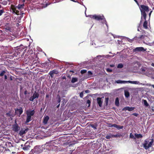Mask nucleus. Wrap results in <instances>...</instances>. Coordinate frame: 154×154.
<instances>
[{
	"label": "nucleus",
	"mask_w": 154,
	"mask_h": 154,
	"mask_svg": "<svg viewBox=\"0 0 154 154\" xmlns=\"http://www.w3.org/2000/svg\"><path fill=\"white\" fill-rule=\"evenodd\" d=\"M139 7L141 13V18L140 21V23H142V20L143 19H145L146 17V12H148L151 9L149 8V7L147 6L143 5H141L138 6Z\"/></svg>",
	"instance_id": "1"
},
{
	"label": "nucleus",
	"mask_w": 154,
	"mask_h": 154,
	"mask_svg": "<svg viewBox=\"0 0 154 154\" xmlns=\"http://www.w3.org/2000/svg\"><path fill=\"white\" fill-rule=\"evenodd\" d=\"M88 16L91 18H92L94 20H101V22L103 23H105L106 26L108 27V26L107 24V22L105 18L103 15H102L101 16L100 15H89Z\"/></svg>",
	"instance_id": "2"
},
{
	"label": "nucleus",
	"mask_w": 154,
	"mask_h": 154,
	"mask_svg": "<svg viewBox=\"0 0 154 154\" xmlns=\"http://www.w3.org/2000/svg\"><path fill=\"white\" fill-rule=\"evenodd\" d=\"M35 113L34 109L31 110L29 109L26 111V114L27 115L26 120L25 122V124L27 123L32 120V116H33Z\"/></svg>",
	"instance_id": "3"
},
{
	"label": "nucleus",
	"mask_w": 154,
	"mask_h": 154,
	"mask_svg": "<svg viewBox=\"0 0 154 154\" xmlns=\"http://www.w3.org/2000/svg\"><path fill=\"white\" fill-rule=\"evenodd\" d=\"M43 147L39 146H36L32 149V152L33 154H38L42 152L43 151Z\"/></svg>",
	"instance_id": "4"
},
{
	"label": "nucleus",
	"mask_w": 154,
	"mask_h": 154,
	"mask_svg": "<svg viewBox=\"0 0 154 154\" xmlns=\"http://www.w3.org/2000/svg\"><path fill=\"white\" fill-rule=\"evenodd\" d=\"M39 96V94L38 93L35 91L32 96L29 99V100L30 101H33L36 98H38Z\"/></svg>",
	"instance_id": "5"
},
{
	"label": "nucleus",
	"mask_w": 154,
	"mask_h": 154,
	"mask_svg": "<svg viewBox=\"0 0 154 154\" xmlns=\"http://www.w3.org/2000/svg\"><path fill=\"white\" fill-rule=\"evenodd\" d=\"M146 51V49H145L142 47H137L133 50V51L134 52L144 51Z\"/></svg>",
	"instance_id": "6"
},
{
	"label": "nucleus",
	"mask_w": 154,
	"mask_h": 154,
	"mask_svg": "<svg viewBox=\"0 0 154 154\" xmlns=\"http://www.w3.org/2000/svg\"><path fill=\"white\" fill-rule=\"evenodd\" d=\"M58 74L59 72L56 69H54L51 71L49 73V75L52 78L54 77V74Z\"/></svg>",
	"instance_id": "7"
},
{
	"label": "nucleus",
	"mask_w": 154,
	"mask_h": 154,
	"mask_svg": "<svg viewBox=\"0 0 154 154\" xmlns=\"http://www.w3.org/2000/svg\"><path fill=\"white\" fill-rule=\"evenodd\" d=\"M15 113L16 115H21L23 112L22 107H20L19 109H15Z\"/></svg>",
	"instance_id": "8"
},
{
	"label": "nucleus",
	"mask_w": 154,
	"mask_h": 154,
	"mask_svg": "<svg viewBox=\"0 0 154 154\" xmlns=\"http://www.w3.org/2000/svg\"><path fill=\"white\" fill-rule=\"evenodd\" d=\"M30 146L27 142H26L24 145V146L22 148L23 149L24 151H27L29 149Z\"/></svg>",
	"instance_id": "9"
},
{
	"label": "nucleus",
	"mask_w": 154,
	"mask_h": 154,
	"mask_svg": "<svg viewBox=\"0 0 154 154\" xmlns=\"http://www.w3.org/2000/svg\"><path fill=\"white\" fill-rule=\"evenodd\" d=\"M102 98L101 97H97V103L98 104L100 107L102 106V104L103 102V100H102Z\"/></svg>",
	"instance_id": "10"
},
{
	"label": "nucleus",
	"mask_w": 154,
	"mask_h": 154,
	"mask_svg": "<svg viewBox=\"0 0 154 154\" xmlns=\"http://www.w3.org/2000/svg\"><path fill=\"white\" fill-rule=\"evenodd\" d=\"M20 129V128L17 123H16L13 125V130L15 132H17Z\"/></svg>",
	"instance_id": "11"
},
{
	"label": "nucleus",
	"mask_w": 154,
	"mask_h": 154,
	"mask_svg": "<svg viewBox=\"0 0 154 154\" xmlns=\"http://www.w3.org/2000/svg\"><path fill=\"white\" fill-rule=\"evenodd\" d=\"M110 127H114L118 129H122L123 127V126H120L116 124H111Z\"/></svg>",
	"instance_id": "12"
},
{
	"label": "nucleus",
	"mask_w": 154,
	"mask_h": 154,
	"mask_svg": "<svg viewBox=\"0 0 154 154\" xmlns=\"http://www.w3.org/2000/svg\"><path fill=\"white\" fill-rule=\"evenodd\" d=\"M49 119V118L48 116L45 117L43 119V123L44 125L47 124L48 122Z\"/></svg>",
	"instance_id": "13"
},
{
	"label": "nucleus",
	"mask_w": 154,
	"mask_h": 154,
	"mask_svg": "<svg viewBox=\"0 0 154 154\" xmlns=\"http://www.w3.org/2000/svg\"><path fill=\"white\" fill-rule=\"evenodd\" d=\"M144 20H145V21L143 24V27L144 28H145V29H147L148 28V26H147L148 22H147V20H146V18H145V19H143L142 21H143Z\"/></svg>",
	"instance_id": "14"
},
{
	"label": "nucleus",
	"mask_w": 154,
	"mask_h": 154,
	"mask_svg": "<svg viewBox=\"0 0 154 154\" xmlns=\"http://www.w3.org/2000/svg\"><path fill=\"white\" fill-rule=\"evenodd\" d=\"M148 142L146 140H145L144 141V143L143 144V147L146 149H148L149 148H147L148 147Z\"/></svg>",
	"instance_id": "15"
},
{
	"label": "nucleus",
	"mask_w": 154,
	"mask_h": 154,
	"mask_svg": "<svg viewBox=\"0 0 154 154\" xmlns=\"http://www.w3.org/2000/svg\"><path fill=\"white\" fill-rule=\"evenodd\" d=\"M27 131V129H25L24 130H21L19 132V134L20 135H23L24 134H25Z\"/></svg>",
	"instance_id": "16"
},
{
	"label": "nucleus",
	"mask_w": 154,
	"mask_h": 154,
	"mask_svg": "<svg viewBox=\"0 0 154 154\" xmlns=\"http://www.w3.org/2000/svg\"><path fill=\"white\" fill-rule=\"evenodd\" d=\"M134 136L137 138H141L143 137V136L140 134H137L136 133L134 134Z\"/></svg>",
	"instance_id": "17"
},
{
	"label": "nucleus",
	"mask_w": 154,
	"mask_h": 154,
	"mask_svg": "<svg viewBox=\"0 0 154 154\" xmlns=\"http://www.w3.org/2000/svg\"><path fill=\"white\" fill-rule=\"evenodd\" d=\"M24 6V4L23 3L22 4H19L18 6H16V8H17L19 10H20L21 8H23Z\"/></svg>",
	"instance_id": "18"
},
{
	"label": "nucleus",
	"mask_w": 154,
	"mask_h": 154,
	"mask_svg": "<svg viewBox=\"0 0 154 154\" xmlns=\"http://www.w3.org/2000/svg\"><path fill=\"white\" fill-rule=\"evenodd\" d=\"M147 69V68L145 66H142L140 69V70L143 73H144L146 71Z\"/></svg>",
	"instance_id": "19"
},
{
	"label": "nucleus",
	"mask_w": 154,
	"mask_h": 154,
	"mask_svg": "<svg viewBox=\"0 0 154 154\" xmlns=\"http://www.w3.org/2000/svg\"><path fill=\"white\" fill-rule=\"evenodd\" d=\"M125 95L126 97L128 98L130 96V93L128 91H125Z\"/></svg>",
	"instance_id": "20"
},
{
	"label": "nucleus",
	"mask_w": 154,
	"mask_h": 154,
	"mask_svg": "<svg viewBox=\"0 0 154 154\" xmlns=\"http://www.w3.org/2000/svg\"><path fill=\"white\" fill-rule=\"evenodd\" d=\"M115 104V105L117 106H119V100L118 97H117L116 99Z\"/></svg>",
	"instance_id": "21"
},
{
	"label": "nucleus",
	"mask_w": 154,
	"mask_h": 154,
	"mask_svg": "<svg viewBox=\"0 0 154 154\" xmlns=\"http://www.w3.org/2000/svg\"><path fill=\"white\" fill-rule=\"evenodd\" d=\"M142 101L144 105L145 106L147 107L149 105L148 103L146 100H143Z\"/></svg>",
	"instance_id": "22"
},
{
	"label": "nucleus",
	"mask_w": 154,
	"mask_h": 154,
	"mask_svg": "<svg viewBox=\"0 0 154 154\" xmlns=\"http://www.w3.org/2000/svg\"><path fill=\"white\" fill-rule=\"evenodd\" d=\"M1 1V4H3L4 5H6L8 3L7 0H0Z\"/></svg>",
	"instance_id": "23"
},
{
	"label": "nucleus",
	"mask_w": 154,
	"mask_h": 154,
	"mask_svg": "<svg viewBox=\"0 0 154 154\" xmlns=\"http://www.w3.org/2000/svg\"><path fill=\"white\" fill-rule=\"evenodd\" d=\"M78 79L76 78H72L71 82L72 83H75L78 81Z\"/></svg>",
	"instance_id": "24"
},
{
	"label": "nucleus",
	"mask_w": 154,
	"mask_h": 154,
	"mask_svg": "<svg viewBox=\"0 0 154 154\" xmlns=\"http://www.w3.org/2000/svg\"><path fill=\"white\" fill-rule=\"evenodd\" d=\"M116 82L117 83H127V81H121L120 80H119L116 81Z\"/></svg>",
	"instance_id": "25"
},
{
	"label": "nucleus",
	"mask_w": 154,
	"mask_h": 154,
	"mask_svg": "<svg viewBox=\"0 0 154 154\" xmlns=\"http://www.w3.org/2000/svg\"><path fill=\"white\" fill-rule=\"evenodd\" d=\"M109 98L108 97H106L105 98V103L106 106H107L108 105Z\"/></svg>",
	"instance_id": "26"
},
{
	"label": "nucleus",
	"mask_w": 154,
	"mask_h": 154,
	"mask_svg": "<svg viewBox=\"0 0 154 154\" xmlns=\"http://www.w3.org/2000/svg\"><path fill=\"white\" fill-rule=\"evenodd\" d=\"M128 110L129 111H132L134 110V107H129V106L128 107Z\"/></svg>",
	"instance_id": "27"
},
{
	"label": "nucleus",
	"mask_w": 154,
	"mask_h": 154,
	"mask_svg": "<svg viewBox=\"0 0 154 154\" xmlns=\"http://www.w3.org/2000/svg\"><path fill=\"white\" fill-rule=\"evenodd\" d=\"M123 67V65L122 63L119 64L117 66L118 68H122Z\"/></svg>",
	"instance_id": "28"
},
{
	"label": "nucleus",
	"mask_w": 154,
	"mask_h": 154,
	"mask_svg": "<svg viewBox=\"0 0 154 154\" xmlns=\"http://www.w3.org/2000/svg\"><path fill=\"white\" fill-rule=\"evenodd\" d=\"M153 143V141H152L148 144V147L147 148H149L152 145Z\"/></svg>",
	"instance_id": "29"
},
{
	"label": "nucleus",
	"mask_w": 154,
	"mask_h": 154,
	"mask_svg": "<svg viewBox=\"0 0 154 154\" xmlns=\"http://www.w3.org/2000/svg\"><path fill=\"white\" fill-rule=\"evenodd\" d=\"M6 72L5 70H3L2 71L1 73H0V76H2L4 75V74Z\"/></svg>",
	"instance_id": "30"
},
{
	"label": "nucleus",
	"mask_w": 154,
	"mask_h": 154,
	"mask_svg": "<svg viewBox=\"0 0 154 154\" xmlns=\"http://www.w3.org/2000/svg\"><path fill=\"white\" fill-rule=\"evenodd\" d=\"M112 137L111 136V134L110 135H107L106 136L105 138L108 140H109Z\"/></svg>",
	"instance_id": "31"
},
{
	"label": "nucleus",
	"mask_w": 154,
	"mask_h": 154,
	"mask_svg": "<svg viewBox=\"0 0 154 154\" xmlns=\"http://www.w3.org/2000/svg\"><path fill=\"white\" fill-rule=\"evenodd\" d=\"M87 72V70L85 69H82L81 71V73L82 74H83Z\"/></svg>",
	"instance_id": "32"
},
{
	"label": "nucleus",
	"mask_w": 154,
	"mask_h": 154,
	"mask_svg": "<svg viewBox=\"0 0 154 154\" xmlns=\"http://www.w3.org/2000/svg\"><path fill=\"white\" fill-rule=\"evenodd\" d=\"M145 37V35H141L140 36H139L138 38L139 39H143L144 38V37Z\"/></svg>",
	"instance_id": "33"
},
{
	"label": "nucleus",
	"mask_w": 154,
	"mask_h": 154,
	"mask_svg": "<svg viewBox=\"0 0 154 154\" xmlns=\"http://www.w3.org/2000/svg\"><path fill=\"white\" fill-rule=\"evenodd\" d=\"M4 12H5V11L4 10H0V16L2 15L3 13Z\"/></svg>",
	"instance_id": "34"
},
{
	"label": "nucleus",
	"mask_w": 154,
	"mask_h": 154,
	"mask_svg": "<svg viewBox=\"0 0 154 154\" xmlns=\"http://www.w3.org/2000/svg\"><path fill=\"white\" fill-rule=\"evenodd\" d=\"M4 148L3 147L0 146V153L2 152L3 151Z\"/></svg>",
	"instance_id": "35"
},
{
	"label": "nucleus",
	"mask_w": 154,
	"mask_h": 154,
	"mask_svg": "<svg viewBox=\"0 0 154 154\" xmlns=\"http://www.w3.org/2000/svg\"><path fill=\"white\" fill-rule=\"evenodd\" d=\"M128 106H126L124 108H123V109H122V110L123 111H126V110H128Z\"/></svg>",
	"instance_id": "36"
},
{
	"label": "nucleus",
	"mask_w": 154,
	"mask_h": 154,
	"mask_svg": "<svg viewBox=\"0 0 154 154\" xmlns=\"http://www.w3.org/2000/svg\"><path fill=\"white\" fill-rule=\"evenodd\" d=\"M88 75L89 76L91 75L92 74V73L91 71H88Z\"/></svg>",
	"instance_id": "37"
},
{
	"label": "nucleus",
	"mask_w": 154,
	"mask_h": 154,
	"mask_svg": "<svg viewBox=\"0 0 154 154\" xmlns=\"http://www.w3.org/2000/svg\"><path fill=\"white\" fill-rule=\"evenodd\" d=\"M119 135L118 134H116V135H113V134H111V136L112 137H116L119 136Z\"/></svg>",
	"instance_id": "38"
},
{
	"label": "nucleus",
	"mask_w": 154,
	"mask_h": 154,
	"mask_svg": "<svg viewBox=\"0 0 154 154\" xmlns=\"http://www.w3.org/2000/svg\"><path fill=\"white\" fill-rule=\"evenodd\" d=\"M106 70L107 72H110L112 71V70L110 69L109 68L106 69Z\"/></svg>",
	"instance_id": "39"
},
{
	"label": "nucleus",
	"mask_w": 154,
	"mask_h": 154,
	"mask_svg": "<svg viewBox=\"0 0 154 154\" xmlns=\"http://www.w3.org/2000/svg\"><path fill=\"white\" fill-rule=\"evenodd\" d=\"M16 8H15V7L12 8V9L14 13V12H15V11H16Z\"/></svg>",
	"instance_id": "40"
},
{
	"label": "nucleus",
	"mask_w": 154,
	"mask_h": 154,
	"mask_svg": "<svg viewBox=\"0 0 154 154\" xmlns=\"http://www.w3.org/2000/svg\"><path fill=\"white\" fill-rule=\"evenodd\" d=\"M80 96L82 98L83 96V94L82 92H81L80 94Z\"/></svg>",
	"instance_id": "41"
},
{
	"label": "nucleus",
	"mask_w": 154,
	"mask_h": 154,
	"mask_svg": "<svg viewBox=\"0 0 154 154\" xmlns=\"http://www.w3.org/2000/svg\"><path fill=\"white\" fill-rule=\"evenodd\" d=\"M19 12L18 11L16 10V11L14 13H15L17 15H18L19 14Z\"/></svg>",
	"instance_id": "42"
},
{
	"label": "nucleus",
	"mask_w": 154,
	"mask_h": 154,
	"mask_svg": "<svg viewBox=\"0 0 154 154\" xmlns=\"http://www.w3.org/2000/svg\"><path fill=\"white\" fill-rule=\"evenodd\" d=\"M152 12V11H150L149 13V20L150 19V16H151V14Z\"/></svg>",
	"instance_id": "43"
},
{
	"label": "nucleus",
	"mask_w": 154,
	"mask_h": 154,
	"mask_svg": "<svg viewBox=\"0 0 154 154\" xmlns=\"http://www.w3.org/2000/svg\"><path fill=\"white\" fill-rule=\"evenodd\" d=\"M90 103H91L90 101L89 100H87V103H88L89 104L88 106H90Z\"/></svg>",
	"instance_id": "44"
},
{
	"label": "nucleus",
	"mask_w": 154,
	"mask_h": 154,
	"mask_svg": "<svg viewBox=\"0 0 154 154\" xmlns=\"http://www.w3.org/2000/svg\"><path fill=\"white\" fill-rule=\"evenodd\" d=\"M130 137L131 138H134V135L133 134H132L131 133V134H130Z\"/></svg>",
	"instance_id": "45"
},
{
	"label": "nucleus",
	"mask_w": 154,
	"mask_h": 154,
	"mask_svg": "<svg viewBox=\"0 0 154 154\" xmlns=\"http://www.w3.org/2000/svg\"><path fill=\"white\" fill-rule=\"evenodd\" d=\"M138 82H137V81H133L132 84H138Z\"/></svg>",
	"instance_id": "46"
},
{
	"label": "nucleus",
	"mask_w": 154,
	"mask_h": 154,
	"mask_svg": "<svg viewBox=\"0 0 154 154\" xmlns=\"http://www.w3.org/2000/svg\"><path fill=\"white\" fill-rule=\"evenodd\" d=\"M132 115L135 116H137L138 115V114L137 113H134L132 114Z\"/></svg>",
	"instance_id": "47"
},
{
	"label": "nucleus",
	"mask_w": 154,
	"mask_h": 154,
	"mask_svg": "<svg viewBox=\"0 0 154 154\" xmlns=\"http://www.w3.org/2000/svg\"><path fill=\"white\" fill-rule=\"evenodd\" d=\"M50 95L49 94H47L46 96V100H47V99L49 97Z\"/></svg>",
	"instance_id": "48"
},
{
	"label": "nucleus",
	"mask_w": 154,
	"mask_h": 154,
	"mask_svg": "<svg viewBox=\"0 0 154 154\" xmlns=\"http://www.w3.org/2000/svg\"><path fill=\"white\" fill-rule=\"evenodd\" d=\"M134 1L135 2L138 6L139 5V4L137 0H134Z\"/></svg>",
	"instance_id": "49"
},
{
	"label": "nucleus",
	"mask_w": 154,
	"mask_h": 154,
	"mask_svg": "<svg viewBox=\"0 0 154 154\" xmlns=\"http://www.w3.org/2000/svg\"><path fill=\"white\" fill-rule=\"evenodd\" d=\"M27 94V91L26 89H25V91L24 92V94L25 95H26Z\"/></svg>",
	"instance_id": "50"
},
{
	"label": "nucleus",
	"mask_w": 154,
	"mask_h": 154,
	"mask_svg": "<svg viewBox=\"0 0 154 154\" xmlns=\"http://www.w3.org/2000/svg\"><path fill=\"white\" fill-rule=\"evenodd\" d=\"M60 101H61L60 98V97H59L58 99L57 102H58V103H60Z\"/></svg>",
	"instance_id": "51"
},
{
	"label": "nucleus",
	"mask_w": 154,
	"mask_h": 154,
	"mask_svg": "<svg viewBox=\"0 0 154 154\" xmlns=\"http://www.w3.org/2000/svg\"><path fill=\"white\" fill-rule=\"evenodd\" d=\"M85 92L86 93H89L90 92V91L88 90H86L85 91Z\"/></svg>",
	"instance_id": "52"
},
{
	"label": "nucleus",
	"mask_w": 154,
	"mask_h": 154,
	"mask_svg": "<svg viewBox=\"0 0 154 154\" xmlns=\"http://www.w3.org/2000/svg\"><path fill=\"white\" fill-rule=\"evenodd\" d=\"M127 82H129V83H131L132 84L133 81H127Z\"/></svg>",
	"instance_id": "53"
},
{
	"label": "nucleus",
	"mask_w": 154,
	"mask_h": 154,
	"mask_svg": "<svg viewBox=\"0 0 154 154\" xmlns=\"http://www.w3.org/2000/svg\"><path fill=\"white\" fill-rule=\"evenodd\" d=\"M6 29H7V30H10V29H11V28L9 27H7Z\"/></svg>",
	"instance_id": "54"
},
{
	"label": "nucleus",
	"mask_w": 154,
	"mask_h": 154,
	"mask_svg": "<svg viewBox=\"0 0 154 154\" xmlns=\"http://www.w3.org/2000/svg\"><path fill=\"white\" fill-rule=\"evenodd\" d=\"M63 100L62 101V102L63 103V104H64V102L65 101V99H62Z\"/></svg>",
	"instance_id": "55"
},
{
	"label": "nucleus",
	"mask_w": 154,
	"mask_h": 154,
	"mask_svg": "<svg viewBox=\"0 0 154 154\" xmlns=\"http://www.w3.org/2000/svg\"><path fill=\"white\" fill-rule=\"evenodd\" d=\"M5 79H7V76L6 75H5Z\"/></svg>",
	"instance_id": "56"
},
{
	"label": "nucleus",
	"mask_w": 154,
	"mask_h": 154,
	"mask_svg": "<svg viewBox=\"0 0 154 154\" xmlns=\"http://www.w3.org/2000/svg\"><path fill=\"white\" fill-rule=\"evenodd\" d=\"M6 115L8 116H10V114L9 113H8L6 114Z\"/></svg>",
	"instance_id": "57"
},
{
	"label": "nucleus",
	"mask_w": 154,
	"mask_h": 154,
	"mask_svg": "<svg viewBox=\"0 0 154 154\" xmlns=\"http://www.w3.org/2000/svg\"><path fill=\"white\" fill-rule=\"evenodd\" d=\"M66 79V76H63V77H62V79Z\"/></svg>",
	"instance_id": "58"
},
{
	"label": "nucleus",
	"mask_w": 154,
	"mask_h": 154,
	"mask_svg": "<svg viewBox=\"0 0 154 154\" xmlns=\"http://www.w3.org/2000/svg\"><path fill=\"white\" fill-rule=\"evenodd\" d=\"M91 126L92 128H95V127H94V125H91Z\"/></svg>",
	"instance_id": "59"
},
{
	"label": "nucleus",
	"mask_w": 154,
	"mask_h": 154,
	"mask_svg": "<svg viewBox=\"0 0 154 154\" xmlns=\"http://www.w3.org/2000/svg\"><path fill=\"white\" fill-rule=\"evenodd\" d=\"M60 106V104H59L57 106V108H58Z\"/></svg>",
	"instance_id": "60"
},
{
	"label": "nucleus",
	"mask_w": 154,
	"mask_h": 154,
	"mask_svg": "<svg viewBox=\"0 0 154 154\" xmlns=\"http://www.w3.org/2000/svg\"><path fill=\"white\" fill-rule=\"evenodd\" d=\"M151 65L152 66L154 67V63H152Z\"/></svg>",
	"instance_id": "61"
},
{
	"label": "nucleus",
	"mask_w": 154,
	"mask_h": 154,
	"mask_svg": "<svg viewBox=\"0 0 154 154\" xmlns=\"http://www.w3.org/2000/svg\"><path fill=\"white\" fill-rule=\"evenodd\" d=\"M71 1L74 2H76V1H75V0H70Z\"/></svg>",
	"instance_id": "62"
},
{
	"label": "nucleus",
	"mask_w": 154,
	"mask_h": 154,
	"mask_svg": "<svg viewBox=\"0 0 154 154\" xmlns=\"http://www.w3.org/2000/svg\"><path fill=\"white\" fill-rule=\"evenodd\" d=\"M21 146L23 148V146H24V145H23V144H21Z\"/></svg>",
	"instance_id": "63"
},
{
	"label": "nucleus",
	"mask_w": 154,
	"mask_h": 154,
	"mask_svg": "<svg viewBox=\"0 0 154 154\" xmlns=\"http://www.w3.org/2000/svg\"><path fill=\"white\" fill-rule=\"evenodd\" d=\"M152 86L153 88H154V85H152Z\"/></svg>",
	"instance_id": "64"
}]
</instances>
